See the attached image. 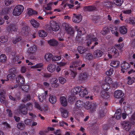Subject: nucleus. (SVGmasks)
<instances>
[{
	"label": "nucleus",
	"mask_w": 135,
	"mask_h": 135,
	"mask_svg": "<svg viewBox=\"0 0 135 135\" xmlns=\"http://www.w3.org/2000/svg\"><path fill=\"white\" fill-rule=\"evenodd\" d=\"M94 9L95 8L91 6H86L84 8V10L86 11H91L94 10Z\"/></svg>",
	"instance_id": "nucleus-58"
},
{
	"label": "nucleus",
	"mask_w": 135,
	"mask_h": 135,
	"mask_svg": "<svg viewBox=\"0 0 135 135\" xmlns=\"http://www.w3.org/2000/svg\"><path fill=\"white\" fill-rule=\"evenodd\" d=\"M38 98L39 101L40 102H42L44 99L46 98L45 96H44V94H42L41 95H39V94L38 95Z\"/></svg>",
	"instance_id": "nucleus-60"
},
{
	"label": "nucleus",
	"mask_w": 135,
	"mask_h": 135,
	"mask_svg": "<svg viewBox=\"0 0 135 135\" xmlns=\"http://www.w3.org/2000/svg\"><path fill=\"white\" fill-rule=\"evenodd\" d=\"M49 100L51 103L54 104L56 101V98L55 96L53 95H50L49 98Z\"/></svg>",
	"instance_id": "nucleus-37"
},
{
	"label": "nucleus",
	"mask_w": 135,
	"mask_h": 135,
	"mask_svg": "<svg viewBox=\"0 0 135 135\" xmlns=\"http://www.w3.org/2000/svg\"><path fill=\"white\" fill-rule=\"evenodd\" d=\"M88 75L86 73H81L79 75L78 80L79 82H82L84 81L87 79Z\"/></svg>",
	"instance_id": "nucleus-12"
},
{
	"label": "nucleus",
	"mask_w": 135,
	"mask_h": 135,
	"mask_svg": "<svg viewBox=\"0 0 135 135\" xmlns=\"http://www.w3.org/2000/svg\"><path fill=\"white\" fill-rule=\"evenodd\" d=\"M32 121L31 119L27 118L24 120V122L26 125H29L31 124Z\"/></svg>",
	"instance_id": "nucleus-64"
},
{
	"label": "nucleus",
	"mask_w": 135,
	"mask_h": 135,
	"mask_svg": "<svg viewBox=\"0 0 135 135\" xmlns=\"http://www.w3.org/2000/svg\"><path fill=\"white\" fill-rule=\"evenodd\" d=\"M102 87L104 90L108 91L110 88V85L105 83L102 84Z\"/></svg>",
	"instance_id": "nucleus-42"
},
{
	"label": "nucleus",
	"mask_w": 135,
	"mask_h": 135,
	"mask_svg": "<svg viewBox=\"0 0 135 135\" xmlns=\"http://www.w3.org/2000/svg\"><path fill=\"white\" fill-rule=\"evenodd\" d=\"M27 13L29 15L31 16L33 15H36L37 14V12L30 8L28 9Z\"/></svg>",
	"instance_id": "nucleus-49"
},
{
	"label": "nucleus",
	"mask_w": 135,
	"mask_h": 135,
	"mask_svg": "<svg viewBox=\"0 0 135 135\" xmlns=\"http://www.w3.org/2000/svg\"><path fill=\"white\" fill-rule=\"evenodd\" d=\"M87 49L85 47L81 46H79L78 47L77 50L78 52L81 54L84 55L86 52L87 51Z\"/></svg>",
	"instance_id": "nucleus-22"
},
{
	"label": "nucleus",
	"mask_w": 135,
	"mask_h": 135,
	"mask_svg": "<svg viewBox=\"0 0 135 135\" xmlns=\"http://www.w3.org/2000/svg\"><path fill=\"white\" fill-rule=\"evenodd\" d=\"M31 99V97L30 95L29 94L25 95L22 101L24 103H25L27 101L30 100Z\"/></svg>",
	"instance_id": "nucleus-45"
},
{
	"label": "nucleus",
	"mask_w": 135,
	"mask_h": 135,
	"mask_svg": "<svg viewBox=\"0 0 135 135\" xmlns=\"http://www.w3.org/2000/svg\"><path fill=\"white\" fill-rule=\"evenodd\" d=\"M24 9V7L22 5H17L14 8L12 12L13 14L15 16H18L23 12Z\"/></svg>",
	"instance_id": "nucleus-4"
},
{
	"label": "nucleus",
	"mask_w": 135,
	"mask_h": 135,
	"mask_svg": "<svg viewBox=\"0 0 135 135\" xmlns=\"http://www.w3.org/2000/svg\"><path fill=\"white\" fill-rule=\"evenodd\" d=\"M34 106L37 109L41 111H42V108L41 107L40 105L38 103L36 102L34 103Z\"/></svg>",
	"instance_id": "nucleus-59"
},
{
	"label": "nucleus",
	"mask_w": 135,
	"mask_h": 135,
	"mask_svg": "<svg viewBox=\"0 0 135 135\" xmlns=\"http://www.w3.org/2000/svg\"><path fill=\"white\" fill-rule=\"evenodd\" d=\"M9 74L7 76V80H10L12 81V80L14 79L15 78V74L17 73L16 69L15 68H12L9 70Z\"/></svg>",
	"instance_id": "nucleus-5"
},
{
	"label": "nucleus",
	"mask_w": 135,
	"mask_h": 135,
	"mask_svg": "<svg viewBox=\"0 0 135 135\" xmlns=\"http://www.w3.org/2000/svg\"><path fill=\"white\" fill-rule=\"evenodd\" d=\"M50 26L51 30L54 31H58L59 28L58 24L56 21H53L50 22Z\"/></svg>",
	"instance_id": "nucleus-8"
},
{
	"label": "nucleus",
	"mask_w": 135,
	"mask_h": 135,
	"mask_svg": "<svg viewBox=\"0 0 135 135\" xmlns=\"http://www.w3.org/2000/svg\"><path fill=\"white\" fill-rule=\"evenodd\" d=\"M60 111L62 117L65 118H67L69 116V112L68 110L64 108H61Z\"/></svg>",
	"instance_id": "nucleus-18"
},
{
	"label": "nucleus",
	"mask_w": 135,
	"mask_h": 135,
	"mask_svg": "<svg viewBox=\"0 0 135 135\" xmlns=\"http://www.w3.org/2000/svg\"><path fill=\"white\" fill-rule=\"evenodd\" d=\"M130 123L132 125H134L135 124V112L131 116L130 119Z\"/></svg>",
	"instance_id": "nucleus-46"
},
{
	"label": "nucleus",
	"mask_w": 135,
	"mask_h": 135,
	"mask_svg": "<svg viewBox=\"0 0 135 135\" xmlns=\"http://www.w3.org/2000/svg\"><path fill=\"white\" fill-rule=\"evenodd\" d=\"M115 46L118 48V49L119 50H121L122 49L124 46V44L123 43H122L121 44H116L115 45Z\"/></svg>",
	"instance_id": "nucleus-62"
},
{
	"label": "nucleus",
	"mask_w": 135,
	"mask_h": 135,
	"mask_svg": "<svg viewBox=\"0 0 135 135\" xmlns=\"http://www.w3.org/2000/svg\"><path fill=\"white\" fill-rule=\"evenodd\" d=\"M108 54L107 55L109 59H111L113 57H117L119 55L118 50L114 47L108 48Z\"/></svg>",
	"instance_id": "nucleus-2"
},
{
	"label": "nucleus",
	"mask_w": 135,
	"mask_h": 135,
	"mask_svg": "<svg viewBox=\"0 0 135 135\" xmlns=\"http://www.w3.org/2000/svg\"><path fill=\"white\" fill-rule=\"evenodd\" d=\"M84 34H77L76 37V40L77 42L79 44L81 45H83L84 42V38L81 37L82 35H83Z\"/></svg>",
	"instance_id": "nucleus-23"
},
{
	"label": "nucleus",
	"mask_w": 135,
	"mask_h": 135,
	"mask_svg": "<svg viewBox=\"0 0 135 135\" xmlns=\"http://www.w3.org/2000/svg\"><path fill=\"white\" fill-rule=\"evenodd\" d=\"M50 81L52 87L57 88L59 86V84L57 83L58 80L56 78H52L50 79Z\"/></svg>",
	"instance_id": "nucleus-17"
},
{
	"label": "nucleus",
	"mask_w": 135,
	"mask_h": 135,
	"mask_svg": "<svg viewBox=\"0 0 135 135\" xmlns=\"http://www.w3.org/2000/svg\"><path fill=\"white\" fill-rule=\"evenodd\" d=\"M2 125L5 129H9L11 128V126L9 124L6 122H3Z\"/></svg>",
	"instance_id": "nucleus-53"
},
{
	"label": "nucleus",
	"mask_w": 135,
	"mask_h": 135,
	"mask_svg": "<svg viewBox=\"0 0 135 135\" xmlns=\"http://www.w3.org/2000/svg\"><path fill=\"white\" fill-rule=\"evenodd\" d=\"M18 128L21 130H23L25 128V126L23 121L18 123L17 126Z\"/></svg>",
	"instance_id": "nucleus-35"
},
{
	"label": "nucleus",
	"mask_w": 135,
	"mask_h": 135,
	"mask_svg": "<svg viewBox=\"0 0 135 135\" xmlns=\"http://www.w3.org/2000/svg\"><path fill=\"white\" fill-rule=\"evenodd\" d=\"M22 39L21 36H17V37L13 41V43L14 44H16L17 42L21 41Z\"/></svg>",
	"instance_id": "nucleus-54"
},
{
	"label": "nucleus",
	"mask_w": 135,
	"mask_h": 135,
	"mask_svg": "<svg viewBox=\"0 0 135 135\" xmlns=\"http://www.w3.org/2000/svg\"><path fill=\"white\" fill-rule=\"evenodd\" d=\"M61 59V57L59 56L56 55L54 56L52 59L53 61H57Z\"/></svg>",
	"instance_id": "nucleus-63"
},
{
	"label": "nucleus",
	"mask_w": 135,
	"mask_h": 135,
	"mask_svg": "<svg viewBox=\"0 0 135 135\" xmlns=\"http://www.w3.org/2000/svg\"><path fill=\"white\" fill-rule=\"evenodd\" d=\"M48 43L51 46H56L58 44V41L54 39H50L48 41Z\"/></svg>",
	"instance_id": "nucleus-26"
},
{
	"label": "nucleus",
	"mask_w": 135,
	"mask_h": 135,
	"mask_svg": "<svg viewBox=\"0 0 135 135\" xmlns=\"http://www.w3.org/2000/svg\"><path fill=\"white\" fill-rule=\"evenodd\" d=\"M6 91L5 90L3 89H0V97L3 98L4 99L5 98V94Z\"/></svg>",
	"instance_id": "nucleus-51"
},
{
	"label": "nucleus",
	"mask_w": 135,
	"mask_h": 135,
	"mask_svg": "<svg viewBox=\"0 0 135 135\" xmlns=\"http://www.w3.org/2000/svg\"><path fill=\"white\" fill-rule=\"evenodd\" d=\"M105 114L104 113L103 110L101 109L99 110L98 113V118H100L103 117L105 116Z\"/></svg>",
	"instance_id": "nucleus-55"
},
{
	"label": "nucleus",
	"mask_w": 135,
	"mask_h": 135,
	"mask_svg": "<svg viewBox=\"0 0 135 135\" xmlns=\"http://www.w3.org/2000/svg\"><path fill=\"white\" fill-rule=\"evenodd\" d=\"M120 62L118 61H112L110 64V65L113 68H116L119 66Z\"/></svg>",
	"instance_id": "nucleus-31"
},
{
	"label": "nucleus",
	"mask_w": 135,
	"mask_h": 135,
	"mask_svg": "<svg viewBox=\"0 0 135 135\" xmlns=\"http://www.w3.org/2000/svg\"><path fill=\"white\" fill-rule=\"evenodd\" d=\"M119 31L121 34H126L127 32V29L125 26L120 27L119 28Z\"/></svg>",
	"instance_id": "nucleus-40"
},
{
	"label": "nucleus",
	"mask_w": 135,
	"mask_h": 135,
	"mask_svg": "<svg viewBox=\"0 0 135 135\" xmlns=\"http://www.w3.org/2000/svg\"><path fill=\"white\" fill-rule=\"evenodd\" d=\"M112 33V34H118V30L115 26H113L111 29Z\"/></svg>",
	"instance_id": "nucleus-57"
},
{
	"label": "nucleus",
	"mask_w": 135,
	"mask_h": 135,
	"mask_svg": "<svg viewBox=\"0 0 135 135\" xmlns=\"http://www.w3.org/2000/svg\"><path fill=\"white\" fill-rule=\"evenodd\" d=\"M36 50L35 47L31 46L28 49L27 52L29 54H32L35 52Z\"/></svg>",
	"instance_id": "nucleus-34"
},
{
	"label": "nucleus",
	"mask_w": 135,
	"mask_h": 135,
	"mask_svg": "<svg viewBox=\"0 0 135 135\" xmlns=\"http://www.w3.org/2000/svg\"><path fill=\"white\" fill-rule=\"evenodd\" d=\"M26 107L27 110H32L33 108L32 104L31 103H27L26 104Z\"/></svg>",
	"instance_id": "nucleus-56"
},
{
	"label": "nucleus",
	"mask_w": 135,
	"mask_h": 135,
	"mask_svg": "<svg viewBox=\"0 0 135 135\" xmlns=\"http://www.w3.org/2000/svg\"><path fill=\"white\" fill-rule=\"evenodd\" d=\"M17 110L19 113L21 114L26 115L27 113V110L25 104H21L18 107Z\"/></svg>",
	"instance_id": "nucleus-6"
},
{
	"label": "nucleus",
	"mask_w": 135,
	"mask_h": 135,
	"mask_svg": "<svg viewBox=\"0 0 135 135\" xmlns=\"http://www.w3.org/2000/svg\"><path fill=\"white\" fill-rule=\"evenodd\" d=\"M88 93V92L86 88L83 89H81L80 93L79 94L80 96L81 97H84L85 95H87Z\"/></svg>",
	"instance_id": "nucleus-41"
},
{
	"label": "nucleus",
	"mask_w": 135,
	"mask_h": 135,
	"mask_svg": "<svg viewBox=\"0 0 135 135\" xmlns=\"http://www.w3.org/2000/svg\"><path fill=\"white\" fill-rule=\"evenodd\" d=\"M24 57L21 55H17L13 57V61L15 62H17L18 64L21 63V60L24 59Z\"/></svg>",
	"instance_id": "nucleus-15"
},
{
	"label": "nucleus",
	"mask_w": 135,
	"mask_h": 135,
	"mask_svg": "<svg viewBox=\"0 0 135 135\" xmlns=\"http://www.w3.org/2000/svg\"><path fill=\"white\" fill-rule=\"evenodd\" d=\"M105 83L108 84L110 85L113 82L112 79L110 78L109 77H106L104 79Z\"/></svg>",
	"instance_id": "nucleus-47"
},
{
	"label": "nucleus",
	"mask_w": 135,
	"mask_h": 135,
	"mask_svg": "<svg viewBox=\"0 0 135 135\" xmlns=\"http://www.w3.org/2000/svg\"><path fill=\"white\" fill-rule=\"evenodd\" d=\"M75 104L76 107L74 108V110L75 111H77L79 109H81L83 107L84 103L82 101L79 100L76 102Z\"/></svg>",
	"instance_id": "nucleus-14"
},
{
	"label": "nucleus",
	"mask_w": 135,
	"mask_h": 135,
	"mask_svg": "<svg viewBox=\"0 0 135 135\" xmlns=\"http://www.w3.org/2000/svg\"><path fill=\"white\" fill-rule=\"evenodd\" d=\"M122 127L126 131H128L131 128L130 123L128 121H125L123 122L121 124Z\"/></svg>",
	"instance_id": "nucleus-10"
},
{
	"label": "nucleus",
	"mask_w": 135,
	"mask_h": 135,
	"mask_svg": "<svg viewBox=\"0 0 135 135\" xmlns=\"http://www.w3.org/2000/svg\"><path fill=\"white\" fill-rule=\"evenodd\" d=\"M124 95V93L122 92V91L120 90L115 91L114 93L115 97L118 99L121 98V99H122V97Z\"/></svg>",
	"instance_id": "nucleus-16"
},
{
	"label": "nucleus",
	"mask_w": 135,
	"mask_h": 135,
	"mask_svg": "<svg viewBox=\"0 0 135 135\" xmlns=\"http://www.w3.org/2000/svg\"><path fill=\"white\" fill-rule=\"evenodd\" d=\"M110 94L109 92H107L104 91H102L100 93L101 97L105 99L109 98L110 97Z\"/></svg>",
	"instance_id": "nucleus-19"
},
{
	"label": "nucleus",
	"mask_w": 135,
	"mask_h": 135,
	"mask_svg": "<svg viewBox=\"0 0 135 135\" xmlns=\"http://www.w3.org/2000/svg\"><path fill=\"white\" fill-rule=\"evenodd\" d=\"M60 102L61 105L64 106L67 105V101L65 97H61L60 98Z\"/></svg>",
	"instance_id": "nucleus-36"
},
{
	"label": "nucleus",
	"mask_w": 135,
	"mask_h": 135,
	"mask_svg": "<svg viewBox=\"0 0 135 135\" xmlns=\"http://www.w3.org/2000/svg\"><path fill=\"white\" fill-rule=\"evenodd\" d=\"M104 20L103 17L99 16H94L93 18V21L94 22L99 24L103 22Z\"/></svg>",
	"instance_id": "nucleus-11"
},
{
	"label": "nucleus",
	"mask_w": 135,
	"mask_h": 135,
	"mask_svg": "<svg viewBox=\"0 0 135 135\" xmlns=\"http://www.w3.org/2000/svg\"><path fill=\"white\" fill-rule=\"evenodd\" d=\"M81 90V88L79 86H77L72 89L71 93L72 94L75 95L80 93Z\"/></svg>",
	"instance_id": "nucleus-20"
},
{
	"label": "nucleus",
	"mask_w": 135,
	"mask_h": 135,
	"mask_svg": "<svg viewBox=\"0 0 135 135\" xmlns=\"http://www.w3.org/2000/svg\"><path fill=\"white\" fill-rule=\"evenodd\" d=\"M75 28L78 34H84L85 33L84 32V30L82 27H80L78 28V26H75Z\"/></svg>",
	"instance_id": "nucleus-39"
},
{
	"label": "nucleus",
	"mask_w": 135,
	"mask_h": 135,
	"mask_svg": "<svg viewBox=\"0 0 135 135\" xmlns=\"http://www.w3.org/2000/svg\"><path fill=\"white\" fill-rule=\"evenodd\" d=\"M7 57L4 54H2L0 56V62H4L7 60Z\"/></svg>",
	"instance_id": "nucleus-48"
},
{
	"label": "nucleus",
	"mask_w": 135,
	"mask_h": 135,
	"mask_svg": "<svg viewBox=\"0 0 135 135\" xmlns=\"http://www.w3.org/2000/svg\"><path fill=\"white\" fill-rule=\"evenodd\" d=\"M59 80L60 83L62 84H63L66 81V79L62 77H59Z\"/></svg>",
	"instance_id": "nucleus-61"
},
{
	"label": "nucleus",
	"mask_w": 135,
	"mask_h": 135,
	"mask_svg": "<svg viewBox=\"0 0 135 135\" xmlns=\"http://www.w3.org/2000/svg\"><path fill=\"white\" fill-rule=\"evenodd\" d=\"M82 16L81 15H76L75 14H74L72 18L73 21L75 23L79 22L82 20Z\"/></svg>",
	"instance_id": "nucleus-13"
},
{
	"label": "nucleus",
	"mask_w": 135,
	"mask_h": 135,
	"mask_svg": "<svg viewBox=\"0 0 135 135\" xmlns=\"http://www.w3.org/2000/svg\"><path fill=\"white\" fill-rule=\"evenodd\" d=\"M85 64L82 61L78 60L74 62L73 64V67H75L76 70H82L83 68L85 67Z\"/></svg>",
	"instance_id": "nucleus-3"
},
{
	"label": "nucleus",
	"mask_w": 135,
	"mask_h": 135,
	"mask_svg": "<svg viewBox=\"0 0 135 135\" xmlns=\"http://www.w3.org/2000/svg\"><path fill=\"white\" fill-rule=\"evenodd\" d=\"M43 65H44L42 63H40L36 64L35 65L31 66V68L32 69L39 68L37 69V70L40 71L42 69L41 68L43 67Z\"/></svg>",
	"instance_id": "nucleus-24"
},
{
	"label": "nucleus",
	"mask_w": 135,
	"mask_h": 135,
	"mask_svg": "<svg viewBox=\"0 0 135 135\" xmlns=\"http://www.w3.org/2000/svg\"><path fill=\"white\" fill-rule=\"evenodd\" d=\"M52 54L50 53H47L45 55V60L47 61H50L52 57Z\"/></svg>",
	"instance_id": "nucleus-43"
},
{
	"label": "nucleus",
	"mask_w": 135,
	"mask_h": 135,
	"mask_svg": "<svg viewBox=\"0 0 135 135\" xmlns=\"http://www.w3.org/2000/svg\"><path fill=\"white\" fill-rule=\"evenodd\" d=\"M96 107V105L95 104L92 102H90L88 104L87 109H90L91 110L93 111L95 109Z\"/></svg>",
	"instance_id": "nucleus-27"
},
{
	"label": "nucleus",
	"mask_w": 135,
	"mask_h": 135,
	"mask_svg": "<svg viewBox=\"0 0 135 135\" xmlns=\"http://www.w3.org/2000/svg\"><path fill=\"white\" fill-rule=\"evenodd\" d=\"M8 37L7 35H3L0 37V42L2 43H4L8 40Z\"/></svg>",
	"instance_id": "nucleus-38"
},
{
	"label": "nucleus",
	"mask_w": 135,
	"mask_h": 135,
	"mask_svg": "<svg viewBox=\"0 0 135 135\" xmlns=\"http://www.w3.org/2000/svg\"><path fill=\"white\" fill-rule=\"evenodd\" d=\"M30 22L34 27L37 28L39 26L40 23H39L33 19H31L30 21Z\"/></svg>",
	"instance_id": "nucleus-28"
},
{
	"label": "nucleus",
	"mask_w": 135,
	"mask_h": 135,
	"mask_svg": "<svg viewBox=\"0 0 135 135\" xmlns=\"http://www.w3.org/2000/svg\"><path fill=\"white\" fill-rule=\"evenodd\" d=\"M62 26L67 33L70 34H73L74 33L73 30L68 23L64 22L62 24Z\"/></svg>",
	"instance_id": "nucleus-7"
},
{
	"label": "nucleus",
	"mask_w": 135,
	"mask_h": 135,
	"mask_svg": "<svg viewBox=\"0 0 135 135\" xmlns=\"http://www.w3.org/2000/svg\"><path fill=\"white\" fill-rule=\"evenodd\" d=\"M86 36V39L85 41V44L87 46H89L91 44L92 41L95 42L94 44L91 47L92 49H94L95 46L98 45V42H97L98 41V39L94 36L93 34H87Z\"/></svg>",
	"instance_id": "nucleus-1"
},
{
	"label": "nucleus",
	"mask_w": 135,
	"mask_h": 135,
	"mask_svg": "<svg viewBox=\"0 0 135 135\" xmlns=\"http://www.w3.org/2000/svg\"><path fill=\"white\" fill-rule=\"evenodd\" d=\"M127 79H128L127 83L128 85H131L135 82V77H131L130 76H129L127 78Z\"/></svg>",
	"instance_id": "nucleus-32"
},
{
	"label": "nucleus",
	"mask_w": 135,
	"mask_h": 135,
	"mask_svg": "<svg viewBox=\"0 0 135 135\" xmlns=\"http://www.w3.org/2000/svg\"><path fill=\"white\" fill-rule=\"evenodd\" d=\"M56 65L54 64H50L47 67V69L48 71L51 73L53 72L55 70Z\"/></svg>",
	"instance_id": "nucleus-25"
},
{
	"label": "nucleus",
	"mask_w": 135,
	"mask_h": 135,
	"mask_svg": "<svg viewBox=\"0 0 135 135\" xmlns=\"http://www.w3.org/2000/svg\"><path fill=\"white\" fill-rule=\"evenodd\" d=\"M114 3L118 6H120L123 2V0H113Z\"/></svg>",
	"instance_id": "nucleus-44"
},
{
	"label": "nucleus",
	"mask_w": 135,
	"mask_h": 135,
	"mask_svg": "<svg viewBox=\"0 0 135 135\" xmlns=\"http://www.w3.org/2000/svg\"><path fill=\"white\" fill-rule=\"evenodd\" d=\"M83 56L86 59L89 61L92 60L93 57L92 54L89 53H85L83 55Z\"/></svg>",
	"instance_id": "nucleus-30"
},
{
	"label": "nucleus",
	"mask_w": 135,
	"mask_h": 135,
	"mask_svg": "<svg viewBox=\"0 0 135 135\" xmlns=\"http://www.w3.org/2000/svg\"><path fill=\"white\" fill-rule=\"evenodd\" d=\"M29 30L27 27H23L21 29V33L22 34H27Z\"/></svg>",
	"instance_id": "nucleus-52"
},
{
	"label": "nucleus",
	"mask_w": 135,
	"mask_h": 135,
	"mask_svg": "<svg viewBox=\"0 0 135 135\" xmlns=\"http://www.w3.org/2000/svg\"><path fill=\"white\" fill-rule=\"evenodd\" d=\"M17 83L20 86L22 85L23 84L25 83V80L23 76L20 75L18 76L16 79Z\"/></svg>",
	"instance_id": "nucleus-9"
},
{
	"label": "nucleus",
	"mask_w": 135,
	"mask_h": 135,
	"mask_svg": "<svg viewBox=\"0 0 135 135\" xmlns=\"http://www.w3.org/2000/svg\"><path fill=\"white\" fill-rule=\"evenodd\" d=\"M103 54L102 51L100 50H97L94 52V55L95 57H99L102 56Z\"/></svg>",
	"instance_id": "nucleus-21"
},
{
	"label": "nucleus",
	"mask_w": 135,
	"mask_h": 135,
	"mask_svg": "<svg viewBox=\"0 0 135 135\" xmlns=\"http://www.w3.org/2000/svg\"><path fill=\"white\" fill-rule=\"evenodd\" d=\"M126 22L130 24H135V18L132 17L129 18H127L125 20Z\"/></svg>",
	"instance_id": "nucleus-33"
},
{
	"label": "nucleus",
	"mask_w": 135,
	"mask_h": 135,
	"mask_svg": "<svg viewBox=\"0 0 135 135\" xmlns=\"http://www.w3.org/2000/svg\"><path fill=\"white\" fill-rule=\"evenodd\" d=\"M130 67V65L126 61L124 62L121 65V67L124 70H126Z\"/></svg>",
	"instance_id": "nucleus-29"
},
{
	"label": "nucleus",
	"mask_w": 135,
	"mask_h": 135,
	"mask_svg": "<svg viewBox=\"0 0 135 135\" xmlns=\"http://www.w3.org/2000/svg\"><path fill=\"white\" fill-rule=\"evenodd\" d=\"M114 71L113 68H110L109 69L106 71V74L108 76H111L113 74Z\"/></svg>",
	"instance_id": "nucleus-50"
}]
</instances>
